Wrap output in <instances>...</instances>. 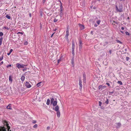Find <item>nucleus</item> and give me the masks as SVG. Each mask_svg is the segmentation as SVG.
Wrapping results in <instances>:
<instances>
[{
  "mask_svg": "<svg viewBox=\"0 0 131 131\" xmlns=\"http://www.w3.org/2000/svg\"><path fill=\"white\" fill-rule=\"evenodd\" d=\"M4 125L5 126H6L7 127L6 129H7L8 131H11V130H10V127L9 126V124L8 122L4 120L2 121Z\"/></svg>",
  "mask_w": 131,
  "mask_h": 131,
  "instance_id": "nucleus-1",
  "label": "nucleus"
},
{
  "mask_svg": "<svg viewBox=\"0 0 131 131\" xmlns=\"http://www.w3.org/2000/svg\"><path fill=\"white\" fill-rule=\"evenodd\" d=\"M69 26H67V28L66 33V34L65 37V38L66 40L68 42H69V40L68 39V36L69 35Z\"/></svg>",
  "mask_w": 131,
  "mask_h": 131,
  "instance_id": "nucleus-2",
  "label": "nucleus"
},
{
  "mask_svg": "<svg viewBox=\"0 0 131 131\" xmlns=\"http://www.w3.org/2000/svg\"><path fill=\"white\" fill-rule=\"evenodd\" d=\"M50 103L51 104H52L53 106H56L57 105V100L56 99V100L54 101V99L53 98H50Z\"/></svg>",
  "mask_w": 131,
  "mask_h": 131,
  "instance_id": "nucleus-3",
  "label": "nucleus"
},
{
  "mask_svg": "<svg viewBox=\"0 0 131 131\" xmlns=\"http://www.w3.org/2000/svg\"><path fill=\"white\" fill-rule=\"evenodd\" d=\"M116 10L118 12H122L123 11L122 6V5H119L118 9L117 6H116Z\"/></svg>",
  "mask_w": 131,
  "mask_h": 131,
  "instance_id": "nucleus-4",
  "label": "nucleus"
},
{
  "mask_svg": "<svg viewBox=\"0 0 131 131\" xmlns=\"http://www.w3.org/2000/svg\"><path fill=\"white\" fill-rule=\"evenodd\" d=\"M75 47L74 43L73 41L72 42V53L73 54V56H74V49Z\"/></svg>",
  "mask_w": 131,
  "mask_h": 131,
  "instance_id": "nucleus-5",
  "label": "nucleus"
},
{
  "mask_svg": "<svg viewBox=\"0 0 131 131\" xmlns=\"http://www.w3.org/2000/svg\"><path fill=\"white\" fill-rule=\"evenodd\" d=\"M60 17H61L63 15V13H62L63 9H62V3L61 2V5L60 6Z\"/></svg>",
  "mask_w": 131,
  "mask_h": 131,
  "instance_id": "nucleus-6",
  "label": "nucleus"
},
{
  "mask_svg": "<svg viewBox=\"0 0 131 131\" xmlns=\"http://www.w3.org/2000/svg\"><path fill=\"white\" fill-rule=\"evenodd\" d=\"M16 66L17 67L18 69H19L20 68H23L24 67V66H25V65H21L19 63H17L16 64Z\"/></svg>",
  "mask_w": 131,
  "mask_h": 131,
  "instance_id": "nucleus-7",
  "label": "nucleus"
},
{
  "mask_svg": "<svg viewBox=\"0 0 131 131\" xmlns=\"http://www.w3.org/2000/svg\"><path fill=\"white\" fill-rule=\"evenodd\" d=\"M79 85L80 86L79 89H80L81 90L82 87V82L81 79H79Z\"/></svg>",
  "mask_w": 131,
  "mask_h": 131,
  "instance_id": "nucleus-8",
  "label": "nucleus"
},
{
  "mask_svg": "<svg viewBox=\"0 0 131 131\" xmlns=\"http://www.w3.org/2000/svg\"><path fill=\"white\" fill-rule=\"evenodd\" d=\"M25 86L27 88H29L31 87V85L29 82L27 81L25 83Z\"/></svg>",
  "mask_w": 131,
  "mask_h": 131,
  "instance_id": "nucleus-9",
  "label": "nucleus"
},
{
  "mask_svg": "<svg viewBox=\"0 0 131 131\" xmlns=\"http://www.w3.org/2000/svg\"><path fill=\"white\" fill-rule=\"evenodd\" d=\"M79 50H81L82 47V42L81 40H79Z\"/></svg>",
  "mask_w": 131,
  "mask_h": 131,
  "instance_id": "nucleus-10",
  "label": "nucleus"
},
{
  "mask_svg": "<svg viewBox=\"0 0 131 131\" xmlns=\"http://www.w3.org/2000/svg\"><path fill=\"white\" fill-rule=\"evenodd\" d=\"M79 25L81 30L84 29V25H82L80 24H79Z\"/></svg>",
  "mask_w": 131,
  "mask_h": 131,
  "instance_id": "nucleus-11",
  "label": "nucleus"
},
{
  "mask_svg": "<svg viewBox=\"0 0 131 131\" xmlns=\"http://www.w3.org/2000/svg\"><path fill=\"white\" fill-rule=\"evenodd\" d=\"M0 131H6V128L4 126H0Z\"/></svg>",
  "mask_w": 131,
  "mask_h": 131,
  "instance_id": "nucleus-12",
  "label": "nucleus"
},
{
  "mask_svg": "<svg viewBox=\"0 0 131 131\" xmlns=\"http://www.w3.org/2000/svg\"><path fill=\"white\" fill-rule=\"evenodd\" d=\"M83 82L84 83H86V78L85 77V73H83Z\"/></svg>",
  "mask_w": 131,
  "mask_h": 131,
  "instance_id": "nucleus-13",
  "label": "nucleus"
},
{
  "mask_svg": "<svg viewBox=\"0 0 131 131\" xmlns=\"http://www.w3.org/2000/svg\"><path fill=\"white\" fill-rule=\"evenodd\" d=\"M53 110H55L56 111H59V107L58 105H56V107L55 108H53Z\"/></svg>",
  "mask_w": 131,
  "mask_h": 131,
  "instance_id": "nucleus-14",
  "label": "nucleus"
},
{
  "mask_svg": "<svg viewBox=\"0 0 131 131\" xmlns=\"http://www.w3.org/2000/svg\"><path fill=\"white\" fill-rule=\"evenodd\" d=\"M11 104H9V105L8 106H7L6 108L7 109L11 110L12 109V108L11 107Z\"/></svg>",
  "mask_w": 131,
  "mask_h": 131,
  "instance_id": "nucleus-15",
  "label": "nucleus"
},
{
  "mask_svg": "<svg viewBox=\"0 0 131 131\" xmlns=\"http://www.w3.org/2000/svg\"><path fill=\"white\" fill-rule=\"evenodd\" d=\"M117 126H116V128H119L121 126V123H117Z\"/></svg>",
  "mask_w": 131,
  "mask_h": 131,
  "instance_id": "nucleus-16",
  "label": "nucleus"
},
{
  "mask_svg": "<svg viewBox=\"0 0 131 131\" xmlns=\"http://www.w3.org/2000/svg\"><path fill=\"white\" fill-rule=\"evenodd\" d=\"M71 64L73 67L74 66V57L72 58L71 59Z\"/></svg>",
  "mask_w": 131,
  "mask_h": 131,
  "instance_id": "nucleus-17",
  "label": "nucleus"
},
{
  "mask_svg": "<svg viewBox=\"0 0 131 131\" xmlns=\"http://www.w3.org/2000/svg\"><path fill=\"white\" fill-rule=\"evenodd\" d=\"M57 112V116L59 117L60 116V112L59 111H56Z\"/></svg>",
  "mask_w": 131,
  "mask_h": 131,
  "instance_id": "nucleus-18",
  "label": "nucleus"
},
{
  "mask_svg": "<svg viewBox=\"0 0 131 131\" xmlns=\"http://www.w3.org/2000/svg\"><path fill=\"white\" fill-rule=\"evenodd\" d=\"M50 102V100L49 99H48L46 102V104L47 105H49V104Z\"/></svg>",
  "mask_w": 131,
  "mask_h": 131,
  "instance_id": "nucleus-19",
  "label": "nucleus"
},
{
  "mask_svg": "<svg viewBox=\"0 0 131 131\" xmlns=\"http://www.w3.org/2000/svg\"><path fill=\"white\" fill-rule=\"evenodd\" d=\"M25 78V77L24 76H22L21 78V81H24Z\"/></svg>",
  "mask_w": 131,
  "mask_h": 131,
  "instance_id": "nucleus-20",
  "label": "nucleus"
},
{
  "mask_svg": "<svg viewBox=\"0 0 131 131\" xmlns=\"http://www.w3.org/2000/svg\"><path fill=\"white\" fill-rule=\"evenodd\" d=\"M12 76L11 75H10L9 77V80L12 82Z\"/></svg>",
  "mask_w": 131,
  "mask_h": 131,
  "instance_id": "nucleus-21",
  "label": "nucleus"
},
{
  "mask_svg": "<svg viewBox=\"0 0 131 131\" xmlns=\"http://www.w3.org/2000/svg\"><path fill=\"white\" fill-rule=\"evenodd\" d=\"M109 101L108 99L106 98V101L105 102H104V103L106 104H108Z\"/></svg>",
  "mask_w": 131,
  "mask_h": 131,
  "instance_id": "nucleus-22",
  "label": "nucleus"
},
{
  "mask_svg": "<svg viewBox=\"0 0 131 131\" xmlns=\"http://www.w3.org/2000/svg\"><path fill=\"white\" fill-rule=\"evenodd\" d=\"M62 57L61 56V57H60L59 59H58V63H59V62L61 61V60L62 59Z\"/></svg>",
  "mask_w": 131,
  "mask_h": 131,
  "instance_id": "nucleus-23",
  "label": "nucleus"
},
{
  "mask_svg": "<svg viewBox=\"0 0 131 131\" xmlns=\"http://www.w3.org/2000/svg\"><path fill=\"white\" fill-rule=\"evenodd\" d=\"M3 38L1 37L0 38V46L2 44V41Z\"/></svg>",
  "mask_w": 131,
  "mask_h": 131,
  "instance_id": "nucleus-24",
  "label": "nucleus"
},
{
  "mask_svg": "<svg viewBox=\"0 0 131 131\" xmlns=\"http://www.w3.org/2000/svg\"><path fill=\"white\" fill-rule=\"evenodd\" d=\"M43 12L42 11V10H40V15L41 16H42Z\"/></svg>",
  "mask_w": 131,
  "mask_h": 131,
  "instance_id": "nucleus-25",
  "label": "nucleus"
},
{
  "mask_svg": "<svg viewBox=\"0 0 131 131\" xmlns=\"http://www.w3.org/2000/svg\"><path fill=\"white\" fill-rule=\"evenodd\" d=\"M117 83L120 85H122L123 84L122 82L121 81H118Z\"/></svg>",
  "mask_w": 131,
  "mask_h": 131,
  "instance_id": "nucleus-26",
  "label": "nucleus"
},
{
  "mask_svg": "<svg viewBox=\"0 0 131 131\" xmlns=\"http://www.w3.org/2000/svg\"><path fill=\"white\" fill-rule=\"evenodd\" d=\"M41 82H40L38 83L37 84V86L39 87V86H41Z\"/></svg>",
  "mask_w": 131,
  "mask_h": 131,
  "instance_id": "nucleus-27",
  "label": "nucleus"
},
{
  "mask_svg": "<svg viewBox=\"0 0 131 131\" xmlns=\"http://www.w3.org/2000/svg\"><path fill=\"white\" fill-rule=\"evenodd\" d=\"M6 17L8 19H10V16H9L8 15H7L6 16Z\"/></svg>",
  "mask_w": 131,
  "mask_h": 131,
  "instance_id": "nucleus-28",
  "label": "nucleus"
},
{
  "mask_svg": "<svg viewBox=\"0 0 131 131\" xmlns=\"http://www.w3.org/2000/svg\"><path fill=\"white\" fill-rule=\"evenodd\" d=\"M98 88L99 90H101V89L102 88V85H99Z\"/></svg>",
  "mask_w": 131,
  "mask_h": 131,
  "instance_id": "nucleus-29",
  "label": "nucleus"
},
{
  "mask_svg": "<svg viewBox=\"0 0 131 131\" xmlns=\"http://www.w3.org/2000/svg\"><path fill=\"white\" fill-rule=\"evenodd\" d=\"M3 55L0 58V61H1L3 59Z\"/></svg>",
  "mask_w": 131,
  "mask_h": 131,
  "instance_id": "nucleus-30",
  "label": "nucleus"
},
{
  "mask_svg": "<svg viewBox=\"0 0 131 131\" xmlns=\"http://www.w3.org/2000/svg\"><path fill=\"white\" fill-rule=\"evenodd\" d=\"M116 41H117V42L119 43L120 44H122V42L120 41L119 40H116Z\"/></svg>",
  "mask_w": 131,
  "mask_h": 131,
  "instance_id": "nucleus-31",
  "label": "nucleus"
},
{
  "mask_svg": "<svg viewBox=\"0 0 131 131\" xmlns=\"http://www.w3.org/2000/svg\"><path fill=\"white\" fill-rule=\"evenodd\" d=\"M38 126V125L37 124H35L33 126V127L34 128H36Z\"/></svg>",
  "mask_w": 131,
  "mask_h": 131,
  "instance_id": "nucleus-32",
  "label": "nucleus"
},
{
  "mask_svg": "<svg viewBox=\"0 0 131 131\" xmlns=\"http://www.w3.org/2000/svg\"><path fill=\"white\" fill-rule=\"evenodd\" d=\"M106 87V86H103L102 85V88L101 89V90H102L103 89H104Z\"/></svg>",
  "mask_w": 131,
  "mask_h": 131,
  "instance_id": "nucleus-33",
  "label": "nucleus"
},
{
  "mask_svg": "<svg viewBox=\"0 0 131 131\" xmlns=\"http://www.w3.org/2000/svg\"><path fill=\"white\" fill-rule=\"evenodd\" d=\"M3 33L2 32H0V36L2 37V36H3Z\"/></svg>",
  "mask_w": 131,
  "mask_h": 131,
  "instance_id": "nucleus-34",
  "label": "nucleus"
},
{
  "mask_svg": "<svg viewBox=\"0 0 131 131\" xmlns=\"http://www.w3.org/2000/svg\"><path fill=\"white\" fill-rule=\"evenodd\" d=\"M102 104V102L101 101H99V106H101Z\"/></svg>",
  "mask_w": 131,
  "mask_h": 131,
  "instance_id": "nucleus-35",
  "label": "nucleus"
},
{
  "mask_svg": "<svg viewBox=\"0 0 131 131\" xmlns=\"http://www.w3.org/2000/svg\"><path fill=\"white\" fill-rule=\"evenodd\" d=\"M130 58L128 57H126V60L127 61H128L129 60V59Z\"/></svg>",
  "mask_w": 131,
  "mask_h": 131,
  "instance_id": "nucleus-36",
  "label": "nucleus"
},
{
  "mask_svg": "<svg viewBox=\"0 0 131 131\" xmlns=\"http://www.w3.org/2000/svg\"><path fill=\"white\" fill-rule=\"evenodd\" d=\"M11 67V64H9V65H7V66H6V67L7 68H8L9 67Z\"/></svg>",
  "mask_w": 131,
  "mask_h": 131,
  "instance_id": "nucleus-37",
  "label": "nucleus"
},
{
  "mask_svg": "<svg viewBox=\"0 0 131 131\" xmlns=\"http://www.w3.org/2000/svg\"><path fill=\"white\" fill-rule=\"evenodd\" d=\"M100 20H98L97 21L96 23L98 25H99L100 24Z\"/></svg>",
  "mask_w": 131,
  "mask_h": 131,
  "instance_id": "nucleus-38",
  "label": "nucleus"
},
{
  "mask_svg": "<svg viewBox=\"0 0 131 131\" xmlns=\"http://www.w3.org/2000/svg\"><path fill=\"white\" fill-rule=\"evenodd\" d=\"M127 48H125V52H124V54H126V51H127Z\"/></svg>",
  "mask_w": 131,
  "mask_h": 131,
  "instance_id": "nucleus-39",
  "label": "nucleus"
},
{
  "mask_svg": "<svg viewBox=\"0 0 131 131\" xmlns=\"http://www.w3.org/2000/svg\"><path fill=\"white\" fill-rule=\"evenodd\" d=\"M125 33H126V35H129V33L127 32V31H126L125 32Z\"/></svg>",
  "mask_w": 131,
  "mask_h": 131,
  "instance_id": "nucleus-40",
  "label": "nucleus"
},
{
  "mask_svg": "<svg viewBox=\"0 0 131 131\" xmlns=\"http://www.w3.org/2000/svg\"><path fill=\"white\" fill-rule=\"evenodd\" d=\"M37 122V121L36 120H33L32 122V123L34 124H35Z\"/></svg>",
  "mask_w": 131,
  "mask_h": 131,
  "instance_id": "nucleus-41",
  "label": "nucleus"
},
{
  "mask_svg": "<svg viewBox=\"0 0 131 131\" xmlns=\"http://www.w3.org/2000/svg\"><path fill=\"white\" fill-rule=\"evenodd\" d=\"M58 19L55 18L54 19V22H56L58 21Z\"/></svg>",
  "mask_w": 131,
  "mask_h": 131,
  "instance_id": "nucleus-42",
  "label": "nucleus"
},
{
  "mask_svg": "<svg viewBox=\"0 0 131 131\" xmlns=\"http://www.w3.org/2000/svg\"><path fill=\"white\" fill-rule=\"evenodd\" d=\"M25 45H26L28 44V42L27 41H25L24 43Z\"/></svg>",
  "mask_w": 131,
  "mask_h": 131,
  "instance_id": "nucleus-43",
  "label": "nucleus"
},
{
  "mask_svg": "<svg viewBox=\"0 0 131 131\" xmlns=\"http://www.w3.org/2000/svg\"><path fill=\"white\" fill-rule=\"evenodd\" d=\"M4 28L6 29H7V30H8L9 29V28H8V27H4Z\"/></svg>",
  "mask_w": 131,
  "mask_h": 131,
  "instance_id": "nucleus-44",
  "label": "nucleus"
},
{
  "mask_svg": "<svg viewBox=\"0 0 131 131\" xmlns=\"http://www.w3.org/2000/svg\"><path fill=\"white\" fill-rule=\"evenodd\" d=\"M27 68H25L24 69H23V71H25L27 69Z\"/></svg>",
  "mask_w": 131,
  "mask_h": 131,
  "instance_id": "nucleus-45",
  "label": "nucleus"
},
{
  "mask_svg": "<svg viewBox=\"0 0 131 131\" xmlns=\"http://www.w3.org/2000/svg\"><path fill=\"white\" fill-rule=\"evenodd\" d=\"M106 84L109 87L110 86V84L109 83L107 82L106 83Z\"/></svg>",
  "mask_w": 131,
  "mask_h": 131,
  "instance_id": "nucleus-46",
  "label": "nucleus"
},
{
  "mask_svg": "<svg viewBox=\"0 0 131 131\" xmlns=\"http://www.w3.org/2000/svg\"><path fill=\"white\" fill-rule=\"evenodd\" d=\"M46 0H43L42 1V2H43V3L44 4H45V2H46Z\"/></svg>",
  "mask_w": 131,
  "mask_h": 131,
  "instance_id": "nucleus-47",
  "label": "nucleus"
},
{
  "mask_svg": "<svg viewBox=\"0 0 131 131\" xmlns=\"http://www.w3.org/2000/svg\"><path fill=\"white\" fill-rule=\"evenodd\" d=\"M3 62L2 61L1 63H0V66L3 64Z\"/></svg>",
  "mask_w": 131,
  "mask_h": 131,
  "instance_id": "nucleus-48",
  "label": "nucleus"
},
{
  "mask_svg": "<svg viewBox=\"0 0 131 131\" xmlns=\"http://www.w3.org/2000/svg\"><path fill=\"white\" fill-rule=\"evenodd\" d=\"M114 91H113L112 92H109V93H110L111 94H112V93H114Z\"/></svg>",
  "mask_w": 131,
  "mask_h": 131,
  "instance_id": "nucleus-49",
  "label": "nucleus"
},
{
  "mask_svg": "<svg viewBox=\"0 0 131 131\" xmlns=\"http://www.w3.org/2000/svg\"><path fill=\"white\" fill-rule=\"evenodd\" d=\"M18 34H21L22 35H23V32H18Z\"/></svg>",
  "mask_w": 131,
  "mask_h": 131,
  "instance_id": "nucleus-50",
  "label": "nucleus"
},
{
  "mask_svg": "<svg viewBox=\"0 0 131 131\" xmlns=\"http://www.w3.org/2000/svg\"><path fill=\"white\" fill-rule=\"evenodd\" d=\"M13 51V49H11L10 50L9 52L11 53Z\"/></svg>",
  "mask_w": 131,
  "mask_h": 131,
  "instance_id": "nucleus-51",
  "label": "nucleus"
},
{
  "mask_svg": "<svg viewBox=\"0 0 131 131\" xmlns=\"http://www.w3.org/2000/svg\"><path fill=\"white\" fill-rule=\"evenodd\" d=\"M50 127L49 126L47 127V129L48 130L50 129Z\"/></svg>",
  "mask_w": 131,
  "mask_h": 131,
  "instance_id": "nucleus-52",
  "label": "nucleus"
},
{
  "mask_svg": "<svg viewBox=\"0 0 131 131\" xmlns=\"http://www.w3.org/2000/svg\"><path fill=\"white\" fill-rule=\"evenodd\" d=\"M11 53V52H9L7 53V54L8 55H10V54Z\"/></svg>",
  "mask_w": 131,
  "mask_h": 131,
  "instance_id": "nucleus-53",
  "label": "nucleus"
},
{
  "mask_svg": "<svg viewBox=\"0 0 131 131\" xmlns=\"http://www.w3.org/2000/svg\"><path fill=\"white\" fill-rule=\"evenodd\" d=\"M121 29H122V30H124V28L123 27H122L121 28Z\"/></svg>",
  "mask_w": 131,
  "mask_h": 131,
  "instance_id": "nucleus-54",
  "label": "nucleus"
},
{
  "mask_svg": "<svg viewBox=\"0 0 131 131\" xmlns=\"http://www.w3.org/2000/svg\"><path fill=\"white\" fill-rule=\"evenodd\" d=\"M54 34V33H53V34H52L51 35V37H53V35Z\"/></svg>",
  "mask_w": 131,
  "mask_h": 131,
  "instance_id": "nucleus-55",
  "label": "nucleus"
},
{
  "mask_svg": "<svg viewBox=\"0 0 131 131\" xmlns=\"http://www.w3.org/2000/svg\"><path fill=\"white\" fill-rule=\"evenodd\" d=\"M111 52H112L111 50H110L109 51V53H110V54H111Z\"/></svg>",
  "mask_w": 131,
  "mask_h": 131,
  "instance_id": "nucleus-56",
  "label": "nucleus"
},
{
  "mask_svg": "<svg viewBox=\"0 0 131 131\" xmlns=\"http://www.w3.org/2000/svg\"><path fill=\"white\" fill-rule=\"evenodd\" d=\"M94 26L95 27H97V25L96 24H94Z\"/></svg>",
  "mask_w": 131,
  "mask_h": 131,
  "instance_id": "nucleus-57",
  "label": "nucleus"
},
{
  "mask_svg": "<svg viewBox=\"0 0 131 131\" xmlns=\"http://www.w3.org/2000/svg\"><path fill=\"white\" fill-rule=\"evenodd\" d=\"M29 16L30 17H31V13L29 14Z\"/></svg>",
  "mask_w": 131,
  "mask_h": 131,
  "instance_id": "nucleus-58",
  "label": "nucleus"
},
{
  "mask_svg": "<svg viewBox=\"0 0 131 131\" xmlns=\"http://www.w3.org/2000/svg\"><path fill=\"white\" fill-rule=\"evenodd\" d=\"M120 31L122 34H123L124 33L122 31Z\"/></svg>",
  "mask_w": 131,
  "mask_h": 131,
  "instance_id": "nucleus-59",
  "label": "nucleus"
},
{
  "mask_svg": "<svg viewBox=\"0 0 131 131\" xmlns=\"http://www.w3.org/2000/svg\"><path fill=\"white\" fill-rule=\"evenodd\" d=\"M113 22L114 23H116V24H117L116 22H115V21H114Z\"/></svg>",
  "mask_w": 131,
  "mask_h": 131,
  "instance_id": "nucleus-60",
  "label": "nucleus"
},
{
  "mask_svg": "<svg viewBox=\"0 0 131 131\" xmlns=\"http://www.w3.org/2000/svg\"><path fill=\"white\" fill-rule=\"evenodd\" d=\"M103 107H101V108L102 109H103Z\"/></svg>",
  "mask_w": 131,
  "mask_h": 131,
  "instance_id": "nucleus-61",
  "label": "nucleus"
},
{
  "mask_svg": "<svg viewBox=\"0 0 131 131\" xmlns=\"http://www.w3.org/2000/svg\"><path fill=\"white\" fill-rule=\"evenodd\" d=\"M59 2H60V3H61V1H60V0H59Z\"/></svg>",
  "mask_w": 131,
  "mask_h": 131,
  "instance_id": "nucleus-62",
  "label": "nucleus"
},
{
  "mask_svg": "<svg viewBox=\"0 0 131 131\" xmlns=\"http://www.w3.org/2000/svg\"><path fill=\"white\" fill-rule=\"evenodd\" d=\"M91 34H92V31H91Z\"/></svg>",
  "mask_w": 131,
  "mask_h": 131,
  "instance_id": "nucleus-63",
  "label": "nucleus"
},
{
  "mask_svg": "<svg viewBox=\"0 0 131 131\" xmlns=\"http://www.w3.org/2000/svg\"><path fill=\"white\" fill-rule=\"evenodd\" d=\"M127 19H129V17H128L127 18Z\"/></svg>",
  "mask_w": 131,
  "mask_h": 131,
  "instance_id": "nucleus-64",
  "label": "nucleus"
}]
</instances>
